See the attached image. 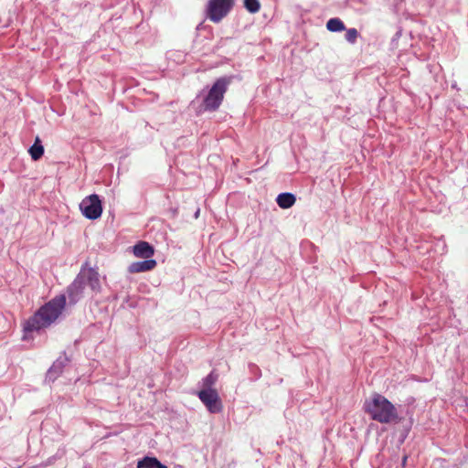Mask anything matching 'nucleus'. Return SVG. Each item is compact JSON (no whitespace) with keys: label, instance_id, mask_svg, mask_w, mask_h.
<instances>
[{"label":"nucleus","instance_id":"obj_1","mask_svg":"<svg viewBox=\"0 0 468 468\" xmlns=\"http://www.w3.org/2000/svg\"><path fill=\"white\" fill-rule=\"evenodd\" d=\"M66 305L65 294H59L42 305L32 316L23 324V340L32 338L34 332L50 326L61 314Z\"/></svg>","mask_w":468,"mask_h":468},{"label":"nucleus","instance_id":"obj_2","mask_svg":"<svg viewBox=\"0 0 468 468\" xmlns=\"http://www.w3.org/2000/svg\"><path fill=\"white\" fill-rule=\"evenodd\" d=\"M85 285H88L94 293L101 292L100 274L94 268L82 267L74 281L67 287L69 304H76L82 298Z\"/></svg>","mask_w":468,"mask_h":468},{"label":"nucleus","instance_id":"obj_3","mask_svg":"<svg viewBox=\"0 0 468 468\" xmlns=\"http://www.w3.org/2000/svg\"><path fill=\"white\" fill-rule=\"evenodd\" d=\"M364 410L373 420L379 423L398 422L400 420L395 406L383 395L375 393L371 399L364 403Z\"/></svg>","mask_w":468,"mask_h":468},{"label":"nucleus","instance_id":"obj_4","mask_svg":"<svg viewBox=\"0 0 468 468\" xmlns=\"http://www.w3.org/2000/svg\"><path fill=\"white\" fill-rule=\"evenodd\" d=\"M232 79V76H224L214 82L203 99L202 105L205 111L215 112L219 108Z\"/></svg>","mask_w":468,"mask_h":468},{"label":"nucleus","instance_id":"obj_5","mask_svg":"<svg viewBox=\"0 0 468 468\" xmlns=\"http://www.w3.org/2000/svg\"><path fill=\"white\" fill-rule=\"evenodd\" d=\"M235 0H208L206 16L213 23L221 22L231 12Z\"/></svg>","mask_w":468,"mask_h":468},{"label":"nucleus","instance_id":"obj_6","mask_svg":"<svg viewBox=\"0 0 468 468\" xmlns=\"http://www.w3.org/2000/svg\"><path fill=\"white\" fill-rule=\"evenodd\" d=\"M80 209L88 219H97L102 214V205L98 195L92 194L86 197L80 204Z\"/></svg>","mask_w":468,"mask_h":468},{"label":"nucleus","instance_id":"obj_7","mask_svg":"<svg viewBox=\"0 0 468 468\" xmlns=\"http://www.w3.org/2000/svg\"><path fill=\"white\" fill-rule=\"evenodd\" d=\"M197 397L210 413H218L222 410L221 399L216 389L202 388Z\"/></svg>","mask_w":468,"mask_h":468},{"label":"nucleus","instance_id":"obj_8","mask_svg":"<svg viewBox=\"0 0 468 468\" xmlns=\"http://www.w3.org/2000/svg\"><path fill=\"white\" fill-rule=\"evenodd\" d=\"M70 362L69 357L67 356L66 352H63L51 365L46 374L45 381L48 383H53L57 380L61 374L65 367Z\"/></svg>","mask_w":468,"mask_h":468},{"label":"nucleus","instance_id":"obj_9","mask_svg":"<svg viewBox=\"0 0 468 468\" xmlns=\"http://www.w3.org/2000/svg\"><path fill=\"white\" fill-rule=\"evenodd\" d=\"M133 252L138 258L150 259L154 253V249L149 242L141 240L133 247Z\"/></svg>","mask_w":468,"mask_h":468},{"label":"nucleus","instance_id":"obj_10","mask_svg":"<svg viewBox=\"0 0 468 468\" xmlns=\"http://www.w3.org/2000/svg\"><path fill=\"white\" fill-rule=\"evenodd\" d=\"M156 266V261L153 259H145L143 261H136L129 266V271L132 273L144 272L153 270Z\"/></svg>","mask_w":468,"mask_h":468},{"label":"nucleus","instance_id":"obj_11","mask_svg":"<svg viewBox=\"0 0 468 468\" xmlns=\"http://www.w3.org/2000/svg\"><path fill=\"white\" fill-rule=\"evenodd\" d=\"M296 201V197L292 193L283 192L277 196L276 202L278 206L283 209L292 207Z\"/></svg>","mask_w":468,"mask_h":468},{"label":"nucleus","instance_id":"obj_12","mask_svg":"<svg viewBox=\"0 0 468 468\" xmlns=\"http://www.w3.org/2000/svg\"><path fill=\"white\" fill-rule=\"evenodd\" d=\"M137 468H167L156 457L144 456L138 460Z\"/></svg>","mask_w":468,"mask_h":468},{"label":"nucleus","instance_id":"obj_13","mask_svg":"<svg viewBox=\"0 0 468 468\" xmlns=\"http://www.w3.org/2000/svg\"><path fill=\"white\" fill-rule=\"evenodd\" d=\"M31 158L34 161L39 160L44 154V146L38 137L36 138L34 144L30 146L28 150Z\"/></svg>","mask_w":468,"mask_h":468},{"label":"nucleus","instance_id":"obj_14","mask_svg":"<svg viewBox=\"0 0 468 468\" xmlns=\"http://www.w3.org/2000/svg\"><path fill=\"white\" fill-rule=\"evenodd\" d=\"M326 28L330 32H341L346 29V27L340 18L334 17L326 22Z\"/></svg>","mask_w":468,"mask_h":468},{"label":"nucleus","instance_id":"obj_15","mask_svg":"<svg viewBox=\"0 0 468 468\" xmlns=\"http://www.w3.org/2000/svg\"><path fill=\"white\" fill-rule=\"evenodd\" d=\"M218 375L212 370L207 377L202 379L203 388L214 389L213 386L216 384Z\"/></svg>","mask_w":468,"mask_h":468},{"label":"nucleus","instance_id":"obj_16","mask_svg":"<svg viewBox=\"0 0 468 468\" xmlns=\"http://www.w3.org/2000/svg\"><path fill=\"white\" fill-rule=\"evenodd\" d=\"M244 7L251 14H255L261 9V3L259 0H244Z\"/></svg>","mask_w":468,"mask_h":468},{"label":"nucleus","instance_id":"obj_17","mask_svg":"<svg viewBox=\"0 0 468 468\" xmlns=\"http://www.w3.org/2000/svg\"><path fill=\"white\" fill-rule=\"evenodd\" d=\"M358 36V31L356 28L352 27L346 29L345 38L348 43L355 44L357 40Z\"/></svg>","mask_w":468,"mask_h":468},{"label":"nucleus","instance_id":"obj_18","mask_svg":"<svg viewBox=\"0 0 468 468\" xmlns=\"http://www.w3.org/2000/svg\"><path fill=\"white\" fill-rule=\"evenodd\" d=\"M249 368H250V373H252L256 377V378H259L261 377V372L260 367L257 365H255L253 363H250Z\"/></svg>","mask_w":468,"mask_h":468},{"label":"nucleus","instance_id":"obj_19","mask_svg":"<svg viewBox=\"0 0 468 468\" xmlns=\"http://www.w3.org/2000/svg\"><path fill=\"white\" fill-rule=\"evenodd\" d=\"M464 403H465V407L467 408V410H468V397H466L464 399Z\"/></svg>","mask_w":468,"mask_h":468},{"label":"nucleus","instance_id":"obj_20","mask_svg":"<svg viewBox=\"0 0 468 468\" xmlns=\"http://www.w3.org/2000/svg\"><path fill=\"white\" fill-rule=\"evenodd\" d=\"M407 462V456H404L403 460H402V465H405Z\"/></svg>","mask_w":468,"mask_h":468},{"label":"nucleus","instance_id":"obj_21","mask_svg":"<svg viewBox=\"0 0 468 468\" xmlns=\"http://www.w3.org/2000/svg\"><path fill=\"white\" fill-rule=\"evenodd\" d=\"M198 215H199V209H197V211L196 212L195 217L197 218Z\"/></svg>","mask_w":468,"mask_h":468}]
</instances>
